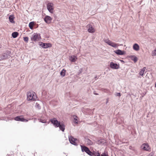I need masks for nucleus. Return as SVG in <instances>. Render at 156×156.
Here are the masks:
<instances>
[{
	"mask_svg": "<svg viewBox=\"0 0 156 156\" xmlns=\"http://www.w3.org/2000/svg\"><path fill=\"white\" fill-rule=\"evenodd\" d=\"M11 52L9 51H7L2 55H0V61L5 60L9 58L10 57Z\"/></svg>",
	"mask_w": 156,
	"mask_h": 156,
	"instance_id": "1",
	"label": "nucleus"
},
{
	"mask_svg": "<svg viewBox=\"0 0 156 156\" xmlns=\"http://www.w3.org/2000/svg\"><path fill=\"white\" fill-rule=\"evenodd\" d=\"M41 39L40 34H39L34 33L32 37L31 38V40L32 41H38Z\"/></svg>",
	"mask_w": 156,
	"mask_h": 156,
	"instance_id": "2",
	"label": "nucleus"
},
{
	"mask_svg": "<svg viewBox=\"0 0 156 156\" xmlns=\"http://www.w3.org/2000/svg\"><path fill=\"white\" fill-rule=\"evenodd\" d=\"M47 8L48 11L53 13L54 10V4L52 3L48 2L47 5Z\"/></svg>",
	"mask_w": 156,
	"mask_h": 156,
	"instance_id": "3",
	"label": "nucleus"
},
{
	"mask_svg": "<svg viewBox=\"0 0 156 156\" xmlns=\"http://www.w3.org/2000/svg\"><path fill=\"white\" fill-rule=\"evenodd\" d=\"M141 148L143 150L146 151H150L151 148L147 143H144L141 146Z\"/></svg>",
	"mask_w": 156,
	"mask_h": 156,
	"instance_id": "4",
	"label": "nucleus"
},
{
	"mask_svg": "<svg viewBox=\"0 0 156 156\" xmlns=\"http://www.w3.org/2000/svg\"><path fill=\"white\" fill-rule=\"evenodd\" d=\"M37 98L35 92L33 91H30L27 93V98Z\"/></svg>",
	"mask_w": 156,
	"mask_h": 156,
	"instance_id": "5",
	"label": "nucleus"
},
{
	"mask_svg": "<svg viewBox=\"0 0 156 156\" xmlns=\"http://www.w3.org/2000/svg\"><path fill=\"white\" fill-rule=\"evenodd\" d=\"M50 121L51 123L53 124L55 126V127H58V126H59V124L60 122H58L56 118H54L53 119H51L50 120Z\"/></svg>",
	"mask_w": 156,
	"mask_h": 156,
	"instance_id": "6",
	"label": "nucleus"
},
{
	"mask_svg": "<svg viewBox=\"0 0 156 156\" xmlns=\"http://www.w3.org/2000/svg\"><path fill=\"white\" fill-rule=\"evenodd\" d=\"M50 121L51 123L53 124L55 126V127H58V126H59V124L60 122H58L56 118H54L53 119H51L50 120Z\"/></svg>",
	"mask_w": 156,
	"mask_h": 156,
	"instance_id": "7",
	"label": "nucleus"
},
{
	"mask_svg": "<svg viewBox=\"0 0 156 156\" xmlns=\"http://www.w3.org/2000/svg\"><path fill=\"white\" fill-rule=\"evenodd\" d=\"M50 121L51 123L53 124L55 126V127H58V126H59V124L60 122H58L56 118H54L53 119H51L50 120Z\"/></svg>",
	"mask_w": 156,
	"mask_h": 156,
	"instance_id": "8",
	"label": "nucleus"
},
{
	"mask_svg": "<svg viewBox=\"0 0 156 156\" xmlns=\"http://www.w3.org/2000/svg\"><path fill=\"white\" fill-rule=\"evenodd\" d=\"M22 115L17 116L15 117L14 120L16 121H21V122H27L28 120L27 119H24Z\"/></svg>",
	"mask_w": 156,
	"mask_h": 156,
	"instance_id": "9",
	"label": "nucleus"
},
{
	"mask_svg": "<svg viewBox=\"0 0 156 156\" xmlns=\"http://www.w3.org/2000/svg\"><path fill=\"white\" fill-rule=\"evenodd\" d=\"M39 45L42 47L45 48L50 47L51 46V44L50 43H45L42 42H40Z\"/></svg>",
	"mask_w": 156,
	"mask_h": 156,
	"instance_id": "10",
	"label": "nucleus"
},
{
	"mask_svg": "<svg viewBox=\"0 0 156 156\" xmlns=\"http://www.w3.org/2000/svg\"><path fill=\"white\" fill-rule=\"evenodd\" d=\"M69 140L70 143L76 145V144L75 141L77 140V139L74 138L72 136H70L69 137Z\"/></svg>",
	"mask_w": 156,
	"mask_h": 156,
	"instance_id": "11",
	"label": "nucleus"
},
{
	"mask_svg": "<svg viewBox=\"0 0 156 156\" xmlns=\"http://www.w3.org/2000/svg\"><path fill=\"white\" fill-rule=\"evenodd\" d=\"M110 65L111 67L113 69H118L119 67V65L113 62H111Z\"/></svg>",
	"mask_w": 156,
	"mask_h": 156,
	"instance_id": "12",
	"label": "nucleus"
},
{
	"mask_svg": "<svg viewBox=\"0 0 156 156\" xmlns=\"http://www.w3.org/2000/svg\"><path fill=\"white\" fill-rule=\"evenodd\" d=\"M44 20L46 23L48 24L51 23V18L50 16H45Z\"/></svg>",
	"mask_w": 156,
	"mask_h": 156,
	"instance_id": "13",
	"label": "nucleus"
},
{
	"mask_svg": "<svg viewBox=\"0 0 156 156\" xmlns=\"http://www.w3.org/2000/svg\"><path fill=\"white\" fill-rule=\"evenodd\" d=\"M87 27L89 28L88 31L90 33H93L94 32V29L92 27V26L90 25H88L87 26Z\"/></svg>",
	"mask_w": 156,
	"mask_h": 156,
	"instance_id": "14",
	"label": "nucleus"
},
{
	"mask_svg": "<svg viewBox=\"0 0 156 156\" xmlns=\"http://www.w3.org/2000/svg\"><path fill=\"white\" fill-rule=\"evenodd\" d=\"M77 58L75 55H72L69 57V60L71 62H75Z\"/></svg>",
	"mask_w": 156,
	"mask_h": 156,
	"instance_id": "15",
	"label": "nucleus"
},
{
	"mask_svg": "<svg viewBox=\"0 0 156 156\" xmlns=\"http://www.w3.org/2000/svg\"><path fill=\"white\" fill-rule=\"evenodd\" d=\"M82 151L83 152H85L87 153L89 150V149L86 146L83 145H81Z\"/></svg>",
	"mask_w": 156,
	"mask_h": 156,
	"instance_id": "16",
	"label": "nucleus"
},
{
	"mask_svg": "<svg viewBox=\"0 0 156 156\" xmlns=\"http://www.w3.org/2000/svg\"><path fill=\"white\" fill-rule=\"evenodd\" d=\"M114 51L116 54L118 55H124L125 54V52L124 51H122L119 49H118Z\"/></svg>",
	"mask_w": 156,
	"mask_h": 156,
	"instance_id": "17",
	"label": "nucleus"
},
{
	"mask_svg": "<svg viewBox=\"0 0 156 156\" xmlns=\"http://www.w3.org/2000/svg\"><path fill=\"white\" fill-rule=\"evenodd\" d=\"M58 127H59V129L60 130H61L62 132H64V131L65 129V126L64 124L62 123H60L59 124V126Z\"/></svg>",
	"mask_w": 156,
	"mask_h": 156,
	"instance_id": "18",
	"label": "nucleus"
},
{
	"mask_svg": "<svg viewBox=\"0 0 156 156\" xmlns=\"http://www.w3.org/2000/svg\"><path fill=\"white\" fill-rule=\"evenodd\" d=\"M133 48L134 50L137 51L139 49V46L137 44L135 43L133 44Z\"/></svg>",
	"mask_w": 156,
	"mask_h": 156,
	"instance_id": "19",
	"label": "nucleus"
},
{
	"mask_svg": "<svg viewBox=\"0 0 156 156\" xmlns=\"http://www.w3.org/2000/svg\"><path fill=\"white\" fill-rule=\"evenodd\" d=\"M85 142L88 145H91L93 144V142L89 139H86Z\"/></svg>",
	"mask_w": 156,
	"mask_h": 156,
	"instance_id": "20",
	"label": "nucleus"
},
{
	"mask_svg": "<svg viewBox=\"0 0 156 156\" xmlns=\"http://www.w3.org/2000/svg\"><path fill=\"white\" fill-rule=\"evenodd\" d=\"M14 17L13 15H10L9 17V19L10 22L12 23H14L15 22L14 21Z\"/></svg>",
	"mask_w": 156,
	"mask_h": 156,
	"instance_id": "21",
	"label": "nucleus"
},
{
	"mask_svg": "<svg viewBox=\"0 0 156 156\" xmlns=\"http://www.w3.org/2000/svg\"><path fill=\"white\" fill-rule=\"evenodd\" d=\"M34 24V22H30L29 24V26L31 29H33V26Z\"/></svg>",
	"mask_w": 156,
	"mask_h": 156,
	"instance_id": "22",
	"label": "nucleus"
},
{
	"mask_svg": "<svg viewBox=\"0 0 156 156\" xmlns=\"http://www.w3.org/2000/svg\"><path fill=\"white\" fill-rule=\"evenodd\" d=\"M110 45L114 48H116L119 46L118 44H116L112 41Z\"/></svg>",
	"mask_w": 156,
	"mask_h": 156,
	"instance_id": "23",
	"label": "nucleus"
},
{
	"mask_svg": "<svg viewBox=\"0 0 156 156\" xmlns=\"http://www.w3.org/2000/svg\"><path fill=\"white\" fill-rule=\"evenodd\" d=\"M18 34H19L17 32H15L12 33V35L13 38H15L17 37Z\"/></svg>",
	"mask_w": 156,
	"mask_h": 156,
	"instance_id": "24",
	"label": "nucleus"
},
{
	"mask_svg": "<svg viewBox=\"0 0 156 156\" xmlns=\"http://www.w3.org/2000/svg\"><path fill=\"white\" fill-rule=\"evenodd\" d=\"M131 58L132 60L135 63L137 61V58L135 56H131Z\"/></svg>",
	"mask_w": 156,
	"mask_h": 156,
	"instance_id": "25",
	"label": "nucleus"
},
{
	"mask_svg": "<svg viewBox=\"0 0 156 156\" xmlns=\"http://www.w3.org/2000/svg\"><path fill=\"white\" fill-rule=\"evenodd\" d=\"M66 70L64 69H63L61 72L60 74V75L62 76L63 77L65 75Z\"/></svg>",
	"mask_w": 156,
	"mask_h": 156,
	"instance_id": "26",
	"label": "nucleus"
},
{
	"mask_svg": "<svg viewBox=\"0 0 156 156\" xmlns=\"http://www.w3.org/2000/svg\"><path fill=\"white\" fill-rule=\"evenodd\" d=\"M146 69L145 67H144L142 69H141V70L139 74L141 76H143L144 73V72L145 71V69Z\"/></svg>",
	"mask_w": 156,
	"mask_h": 156,
	"instance_id": "27",
	"label": "nucleus"
},
{
	"mask_svg": "<svg viewBox=\"0 0 156 156\" xmlns=\"http://www.w3.org/2000/svg\"><path fill=\"white\" fill-rule=\"evenodd\" d=\"M93 153V155L94 156H100V154L98 151L97 152L94 151Z\"/></svg>",
	"mask_w": 156,
	"mask_h": 156,
	"instance_id": "28",
	"label": "nucleus"
},
{
	"mask_svg": "<svg viewBox=\"0 0 156 156\" xmlns=\"http://www.w3.org/2000/svg\"><path fill=\"white\" fill-rule=\"evenodd\" d=\"M104 41L105 42V43L109 45H110L111 43L112 42L111 41L109 40L108 39H105L104 40Z\"/></svg>",
	"mask_w": 156,
	"mask_h": 156,
	"instance_id": "29",
	"label": "nucleus"
},
{
	"mask_svg": "<svg viewBox=\"0 0 156 156\" xmlns=\"http://www.w3.org/2000/svg\"><path fill=\"white\" fill-rule=\"evenodd\" d=\"M73 118L75 120V122L76 124L78 123V120H77V117L75 115H73Z\"/></svg>",
	"mask_w": 156,
	"mask_h": 156,
	"instance_id": "30",
	"label": "nucleus"
},
{
	"mask_svg": "<svg viewBox=\"0 0 156 156\" xmlns=\"http://www.w3.org/2000/svg\"><path fill=\"white\" fill-rule=\"evenodd\" d=\"M36 99L37 98H27V101H34L36 100Z\"/></svg>",
	"mask_w": 156,
	"mask_h": 156,
	"instance_id": "31",
	"label": "nucleus"
},
{
	"mask_svg": "<svg viewBox=\"0 0 156 156\" xmlns=\"http://www.w3.org/2000/svg\"><path fill=\"white\" fill-rule=\"evenodd\" d=\"M87 154L90 156H93V152H92L90 150H89Z\"/></svg>",
	"mask_w": 156,
	"mask_h": 156,
	"instance_id": "32",
	"label": "nucleus"
},
{
	"mask_svg": "<svg viewBox=\"0 0 156 156\" xmlns=\"http://www.w3.org/2000/svg\"><path fill=\"white\" fill-rule=\"evenodd\" d=\"M152 56L156 55V48L154 51H153L152 52Z\"/></svg>",
	"mask_w": 156,
	"mask_h": 156,
	"instance_id": "33",
	"label": "nucleus"
},
{
	"mask_svg": "<svg viewBox=\"0 0 156 156\" xmlns=\"http://www.w3.org/2000/svg\"><path fill=\"white\" fill-rule=\"evenodd\" d=\"M23 40L27 42L28 41V37H24Z\"/></svg>",
	"mask_w": 156,
	"mask_h": 156,
	"instance_id": "34",
	"label": "nucleus"
},
{
	"mask_svg": "<svg viewBox=\"0 0 156 156\" xmlns=\"http://www.w3.org/2000/svg\"><path fill=\"white\" fill-rule=\"evenodd\" d=\"M36 107L38 109H41V106H40L39 104H38V103H37L36 104Z\"/></svg>",
	"mask_w": 156,
	"mask_h": 156,
	"instance_id": "35",
	"label": "nucleus"
},
{
	"mask_svg": "<svg viewBox=\"0 0 156 156\" xmlns=\"http://www.w3.org/2000/svg\"><path fill=\"white\" fill-rule=\"evenodd\" d=\"M115 95L117 97H120V93H116Z\"/></svg>",
	"mask_w": 156,
	"mask_h": 156,
	"instance_id": "36",
	"label": "nucleus"
},
{
	"mask_svg": "<svg viewBox=\"0 0 156 156\" xmlns=\"http://www.w3.org/2000/svg\"><path fill=\"white\" fill-rule=\"evenodd\" d=\"M82 71H83V69L82 68H81V69H80L79 70V72L78 73V74H79L81 73L82 72Z\"/></svg>",
	"mask_w": 156,
	"mask_h": 156,
	"instance_id": "37",
	"label": "nucleus"
},
{
	"mask_svg": "<svg viewBox=\"0 0 156 156\" xmlns=\"http://www.w3.org/2000/svg\"><path fill=\"white\" fill-rule=\"evenodd\" d=\"M101 156H108V154H106L105 153H103L101 155Z\"/></svg>",
	"mask_w": 156,
	"mask_h": 156,
	"instance_id": "38",
	"label": "nucleus"
},
{
	"mask_svg": "<svg viewBox=\"0 0 156 156\" xmlns=\"http://www.w3.org/2000/svg\"><path fill=\"white\" fill-rule=\"evenodd\" d=\"M153 153L152 152H151L147 156H153Z\"/></svg>",
	"mask_w": 156,
	"mask_h": 156,
	"instance_id": "39",
	"label": "nucleus"
},
{
	"mask_svg": "<svg viewBox=\"0 0 156 156\" xmlns=\"http://www.w3.org/2000/svg\"><path fill=\"white\" fill-rule=\"evenodd\" d=\"M40 122H42V123H45L46 122V121L45 120H43L42 119H41Z\"/></svg>",
	"mask_w": 156,
	"mask_h": 156,
	"instance_id": "40",
	"label": "nucleus"
},
{
	"mask_svg": "<svg viewBox=\"0 0 156 156\" xmlns=\"http://www.w3.org/2000/svg\"><path fill=\"white\" fill-rule=\"evenodd\" d=\"M98 78L97 77V76L96 75L94 77V79L96 80L97 79H98Z\"/></svg>",
	"mask_w": 156,
	"mask_h": 156,
	"instance_id": "41",
	"label": "nucleus"
},
{
	"mask_svg": "<svg viewBox=\"0 0 156 156\" xmlns=\"http://www.w3.org/2000/svg\"><path fill=\"white\" fill-rule=\"evenodd\" d=\"M108 99H107V100L106 102V104H107V103L108 102Z\"/></svg>",
	"mask_w": 156,
	"mask_h": 156,
	"instance_id": "42",
	"label": "nucleus"
}]
</instances>
